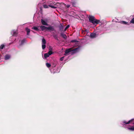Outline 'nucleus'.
Masks as SVG:
<instances>
[{
    "label": "nucleus",
    "instance_id": "obj_26",
    "mask_svg": "<svg viewBox=\"0 0 134 134\" xmlns=\"http://www.w3.org/2000/svg\"><path fill=\"white\" fill-rule=\"evenodd\" d=\"M53 37L55 39L58 40V38L57 36V35H55Z\"/></svg>",
    "mask_w": 134,
    "mask_h": 134
},
{
    "label": "nucleus",
    "instance_id": "obj_6",
    "mask_svg": "<svg viewBox=\"0 0 134 134\" xmlns=\"http://www.w3.org/2000/svg\"><path fill=\"white\" fill-rule=\"evenodd\" d=\"M96 33H91L90 35V37L91 38H94L96 37Z\"/></svg>",
    "mask_w": 134,
    "mask_h": 134
},
{
    "label": "nucleus",
    "instance_id": "obj_27",
    "mask_svg": "<svg viewBox=\"0 0 134 134\" xmlns=\"http://www.w3.org/2000/svg\"><path fill=\"white\" fill-rule=\"evenodd\" d=\"M72 5L74 7H76V3L75 2H72Z\"/></svg>",
    "mask_w": 134,
    "mask_h": 134
},
{
    "label": "nucleus",
    "instance_id": "obj_10",
    "mask_svg": "<svg viewBox=\"0 0 134 134\" xmlns=\"http://www.w3.org/2000/svg\"><path fill=\"white\" fill-rule=\"evenodd\" d=\"M59 31H62L63 30V27L62 25H61L59 26Z\"/></svg>",
    "mask_w": 134,
    "mask_h": 134
},
{
    "label": "nucleus",
    "instance_id": "obj_12",
    "mask_svg": "<svg viewBox=\"0 0 134 134\" xmlns=\"http://www.w3.org/2000/svg\"><path fill=\"white\" fill-rule=\"evenodd\" d=\"M133 120L132 119L129 120L128 122H126L125 121H124L123 122V123L125 124H128L130 123Z\"/></svg>",
    "mask_w": 134,
    "mask_h": 134
},
{
    "label": "nucleus",
    "instance_id": "obj_9",
    "mask_svg": "<svg viewBox=\"0 0 134 134\" xmlns=\"http://www.w3.org/2000/svg\"><path fill=\"white\" fill-rule=\"evenodd\" d=\"M10 56L9 55H6L4 57V59L7 60L9 59L10 58Z\"/></svg>",
    "mask_w": 134,
    "mask_h": 134
},
{
    "label": "nucleus",
    "instance_id": "obj_28",
    "mask_svg": "<svg viewBox=\"0 0 134 134\" xmlns=\"http://www.w3.org/2000/svg\"><path fill=\"white\" fill-rule=\"evenodd\" d=\"M130 23L133 24H134V18H133L130 21Z\"/></svg>",
    "mask_w": 134,
    "mask_h": 134
},
{
    "label": "nucleus",
    "instance_id": "obj_16",
    "mask_svg": "<svg viewBox=\"0 0 134 134\" xmlns=\"http://www.w3.org/2000/svg\"><path fill=\"white\" fill-rule=\"evenodd\" d=\"M79 41H77L76 40H72L71 41V43H73V42H78Z\"/></svg>",
    "mask_w": 134,
    "mask_h": 134
},
{
    "label": "nucleus",
    "instance_id": "obj_5",
    "mask_svg": "<svg viewBox=\"0 0 134 134\" xmlns=\"http://www.w3.org/2000/svg\"><path fill=\"white\" fill-rule=\"evenodd\" d=\"M41 22L42 24L43 25H46L47 26H48L49 25L46 22H45L44 20H43L42 19H41Z\"/></svg>",
    "mask_w": 134,
    "mask_h": 134
},
{
    "label": "nucleus",
    "instance_id": "obj_22",
    "mask_svg": "<svg viewBox=\"0 0 134 134\" xmlns=\"http://www.w3.org/2000/svg\"><path fill=\"white\" fill-rule=\"evenodd\" d=\"M4 47V45L3 44L1 45L0 47V49H3Z\"/></svg>",
    "mask_w": 134,
    "mask_h": 134
},
{
    "label": "nucleus",
    "instance_id": "obj_7",
    "mask_svg": "<svg viewBox=\"0 0 134 134\" xmlns=\"http://www.w3.org/2000/svg\"><path fill=\"white\" fill-rule=\"evenodd\" d=\"M60 36L65 40L67 38V37L66 35L65 34H64L63 32L61 33Z\"/></svg>",
    "mask_w": 134,
    "mask_h": 134
},
{
    "label": "nucleus",
    "instance_id": "obj_8",
    "mask_svg": "<svg viewBox=\"0 0 134 134\" xmlns=\"http://www.w3.org/2000/svg\"><path fill=\"white\" fill-rule=\"evenodd\" d=\"M25 30L26 32V34L27 35H29V33L30 32V30L28 27H26L25 28Z\"/></svg>",
    "mask_w": 134,
    "mask_h": 134
},
{
    "label": "nucleus",
    "instance_id": "obj_29",
    "mask_svg": "<svg viewBox=\"0 0 134 134\" xmlns=\"http://www.w3.org/2000/svg\"><path fill=\"white\" fill-rule=\"evenodd\" d=\"M64 57H63L60 58V60L62 61H63L64 60Z\"/></svg>",
    "mask_w": 134,
    "mask_h": 134
},
{
    "label": "nucleus",
    "instance_id": "obj_21",
    "mask_svg": "<svg viewBox=\"0 0 134 134\" xmlns=\"http://www.w3.org/2000/svg\"><path fill=\"white\" fill-rule=\"evenodd\" d=\"M43 7L45 8H48V6L46 4H44L43 5Z\"/></svg>",
    "mask_w": 134,
    "mask_h": 134
},
{
    "label": "nucleus",
    "instance_id": "obj_20",
    "mask_svg": "<svg viewBox=\"0 0 134 134\" xmlns=\"http://www.w3.org/2000/svg\"><path fill=\"white\" fill-rule=\"evenodd\" d=\"M46 46L45 44H42V48L43 49H44L46 48Z\"/></svg>",
    "mask_w": 134,
    "mask_h": 134
},
{
    "label": "nucleus",
    "instance_id": "obj_19",
    "mask_svg": "<svg viewBox=\"0 0 134 134\" xmlns=\"http://www.w3.org/2000/svg\"><path fill=\"white\" fill-rule=\"evenodd\" d=\"M47 53H48V54L50 55L53 53V52L52 51H50Z\"/></svg>",
    "mask_w": 134,
    "mask_h": 134
},
{
    "label": "nucleus",
    "instance_id": "obj_24",
    "mask_svg": "<svg viewBox=\"0 0 134 134\" xmlns=\"http://www.w3.org/2000/svg\"><path fill=\"white\" fill-rule=\"evenodd\" d=\"M69 25H68L67 26H66V27H65V29H64V31H65L68 28H69Z\"/></svg>",
    "mask_w": 134,
    "mask_h": 134
},
{
    "label": "nucleus",
    "instance_id": "obj_3",
    "mask_svg": "<svg viewBox=\"0 0 134 134\" xmlns=\"http://www.w3.org/2000/svg\"><path fill=\"white\" fill-rule=\"evenodd\" d=\"M80 49V47H79L76 48L74 49H72V48H70L66 49L65 51V54L64 55H66V54L68 53L69 52L71 51H73L74 53H75L76 52L78 51Z\"/></svg>",
    "mask_w": 134,
    "mask_h": 134
},
{
    "label": "nucleus",
    "instance_id": "obj_1",
    "mask_svg": "<svg viewBox=\"0 0 134 134\" xmlns=\"http://www.w3.org/2000/svg\"><path fill=\"white\" fill-rule=\"evenodd\" d=\"M88 19L89 22L92 23L94 25L95 24H97L100 22L99 20L96 19L93 16H89Z\"/></svg>",
    "mask_w": 134,
    "mask_h": 134
},
{
    "label": "nucleus",
    "instance_id": "obj_13",
    "mask_svg": "<svg viewBox=\"0 0 134 134\" xmlns=\"http://www.w3.org/2000/svg\"><path fill=\"white\" fill-rule=\"evenodd\" d=\"M32 29L36 30L37 31H39V29L37 27H36L35 26H33L32 28Z\"/></svg>",
    "mask_w": 134,
    "mask_h": 134
},
{
    "label": "nucleus",
    "instance_id": "obj_11",
    "mask_svg": "<svg viewBox=\"0 0 134 134\" xmlns=\"http://www.w3.org/2000/svg\"><path fill=\"white\" fill-rule=\"evenodd\" d=\"M46 43V40L44 38H43L42 40V44H45Z\"/></svg>",
    "mask_w": 134,
    "mask_h": 134
},
{
    "label": "nucleus",
    "instance_id": "obj_4",
    "mask_svg": "<svg viewBox=\"0 0 134 134\" xmlns=\"http://www.w3.org/2000/svg\"><path fill=\"white\" fill-rule=\"evenodd\" d=\"M57 4H60V3L58 2L55 3V2H52L48 5V6L53 8L55 9L57 7L55 6Z\"/></svg>",
    "mask_w": 134,
    "mask_h": 134
},
{
    "label": "nucleus",
    "instance_id": "obj_15",
    "mask_svg": "<svg viewBox=\"0 0 134 134\" xmlns=\"http://www.w3.org/2000/svg\"><path fill=\"white\" fill-rule=\"evenodd\" d=\"M49 55L47 53H45L44 55V57L46 59L49 56Z\"/></svg>",
    "mask_w": 134,
    "mask_h": 134
},
{
    "label": "nucleus",
    "instance_id": "obj_23",
    "mask_svg": "<svg viewBox=\"0 0 134 134\" xmlns=\"http://www.w3.org/2000/svg\"><path fill=\"white\" fill-rule=\"evenodd\" d=\"M128 129L130 130H134V126H133L129 128Z\"/></svg>",
    "mask_w": 134,
    "mask_h": 134
},
{
    "label": "nucleus",
    "instance_id": "obj_18",
    "mask_svg": "<svg viewBox=\"0 0 134 134\" xmlns=\"http://www.w3.org/2000/svg\"><path fill=\"white\" fill-rule=\"evenodd\" d=\"M46 65L48 68H49L51 66V65L49 63H47L46 64Z\"/></svg>",
    "mask_w": 134,
    "mask_h": 134
},
{
    "label": "nucleus",
    "instance_id": "obj_25",
    "mask_svg": "<svg viewBox=\"0 0 134 134\" xmlns=\"http://www.w3.org/2000/svg\"><path fill=\"white\" fill-rule=\"evenodd\" d=\"M121 24H127V22L125 21H122L120 22Z\"/></svg>",
    "mask_w": 134,
    "mask_h": 134
},
{
    "label": "nucleus",
    "instance_id": "obj_30",
    "mask_svg": "<svg viewBox=\"0 0 134 134\" xmlns=\"http://www.w3.org/2000/svg\"><path fill=\"white\" fill-rule=\"evenodd\" d=\"M70 5H67L66 6V7L67 8H69L70 7Z\"/></svg>",
    "mask_w": 134,
    "mask_h": 134
},
{
    "label": "nucleus",
    "instance_id": "obj_2",
    "mask_svg": "<svg viewBox=\"0 0 134 134\" xmlns=\"http://www.w3.org/2000/svg\"><path fill=\"white\" fill-rule=\"evenodd\" d=\"M40 27L42 31L46 30V31H49L51 32L54 30L53 27L51 25H49V26L48 27H47L44 26H41Z\"/></svg>",
    "mask_w": 134,
    "mask_h": 134
},
{
    "label": "nucleus",
    "instance_id": "obj_17",
    "mask_svg": "<svg viewBox=\"0 0 134 134\" xmlns=\"http://www.w3.org/2000/svg\"><path fill=\"white\" fill-rule=\"evenodd\" d=\"M13 36H16L17 34V32L16 31H14L13 32Z\"/></svg>",
    "mask_w": 134,
    "mask_h": 134
},
{
    "label": "nucleus",
    "instance_id": "obj_14",
    "mask_svg": "<svg viewBox=\"0 0 134 134\" xmlns=\"http://www.w3.org/2000/svg\"><path fill=\"white\" fill-rule=\"evenodd\" d=\"M26 41V39L24 38L23 40H22L21 41V45H23L25 42Z\"/></svg>",
    "mask_w": 134,
    "mask_h": 134
},
{
    "label": "nucleus",
    "instance_id": "obj_31",
    "mask_svg": "<svg viewBox=\"0 0 134 134\" xmlns=\"http://www.w3.org/2000/svg\"><path fill=\"white\" fill-rule=\"evenodd\" d=\"M53 67H55L56 66V65L54 64V63L53 64Z\"/></svg>",
    "mask_w": 134,
    "mask_h": 134
}]
</instances>
